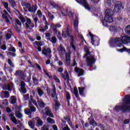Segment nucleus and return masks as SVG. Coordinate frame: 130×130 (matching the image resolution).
<instances>
[{
	"label": "nucleus",
	"mask_w": 130,
	"mask_h": 130,
	"mask_svg": "<svg viewBox=\"0 0 130 130\" xmlns=\"http://www.w3.org/2000/svg\"><path fill=\"white\" fill-rule=\"evenodd\" d=\"M9 51H11V52H12L13 53H15L16 51V49L14 47H13L12 48H9Z\"/></svg>",
	"instance_id": "60"
},
{
	"label": "nucleus",
	"mask_w": 130,
	"mask_h": 130,
	"mask_svg": "<svg viewBox=\"0 0 130 130\" xmlns=\"http://www.w3.org/2000/svg\"><path fill=\"white\" fill-rule=\"evenodd\" d=\"M61 104L57 100H55V110H58L59 109Z\"/></svg>",
	"instance_id": "24"
},
{
	"label": "nucleus",
	"mask_w": 130,
	"mask_h": 130,
	"mask_svg": "<svg viewBox=\"0 0 130 130\" xmlns=\"http://www.w3.org/2000/svg\"><path fill=\"white\" fill-rule=\"evenodd\" d=\"M48 17H49V19L51 21H53V19H54V16L53 14H52L51 13L48 12Z\"/></svg>",
	"instance_id": "35"
},
{
	"label": "nucleus",
	"mask_w": 130,
	"mask_h": 130,
	"mask_svg": "<svg viewBox=\"0 0 130 130\" xmlns=\"http://www.w3.org/2000/svg\"><path fill=\"white\" fill-rule=\"evenodd\" d=\"M50 4L51 6L54 8V9H59V8L58 4H57L56 3L54 2L53 1H51Z\"/></svg>",
	"instance_id": "26"
},
{
	"label": "nucleus",
	"mask_w": 130,
	"mask_h": 130,
	"mask_svg": "<svg viewBox=\"0 0 130 130\" xmlns=\"http://www.w3.org/2000/svg\"><path fill=\"white\" fill-rule=\"evenodd\" d=\"M48 40L50 41L52 44H56L57 41V39L56 38V37L53 36L51 38V39L50 38H49Z\"/></svg>",
	"instance_id": "25"
},
{
	"label": "nucleus",
	"mask_w": 130,
	"mask_h": 130,
	"mask_svg": "<svg viewBox=\"0 0 130 130\" xmlns=\"http://www.w3.org/2000/svg\"><path fill=\"white\" fill-rule=\"evenodd\" d=\"M15 113L12 112L10 114V117H11L10 118L11 120L15 124H17V120L16 118V117H15Z\"/></svg>",
	"instance_id": "15"
},
{
	"label": "nucleus",
	"mask_w": 130,
	"mask_h": 130,
	"mask_svg": "<svg viewBox=\"0 0 130 130\" xmlns=\"http://www.w3.org/2000/svg\"><path fill=\"white\" fill-rule=\"evenodd\" d=\"M37 103L39 104V106H40V107L42 109H43L45 106V104L42 100L38 101Z\"/></svg>",
	"instance_id": "23"
},
{
	"label": "nucleus",
	"mask_w": 130,
	"mask_h": 130,
	"mask_svg": "<svg viewBox=\"0 0 130 130\" xmlns=\"http://www.w3.org/2000/svg\"><path fill=\"white\" fill-rule=\"evenodd\" d=\"M63 119L66 120L67 121L68 124L71 126L72 125V121L71 120L70 118H69V117H66V116H64L63 117Z\"/></svg>",
	"instance_id": "32"
},
{
	"label": "nucleus",
	"mask_w": 130,
	"mask_h": 130,
	"mask_svg": "<svg viewBox=\"0 0 130 130\" xmlns=\"http://www.w3.org/2000/svg\"><path fill=\"white\" fill-rule=\"evenodd\" d=\"M34 20L35 21V27H37L38 21V17H35L34 19Z\"/></svg>",
	"instance_id": "52"
},
{
	"label": "nucleus",
	"mask_w": 130,
	"mask_h": 130,
	"mask_svg": "<svg viewBox=\"0 0 130 130\" xmlns=\"http://www.w3.org/2000/svg\"><path fill=\"white\" fill-rule=\"evenodd\" d=\"M74 93L76 96V98L77 99H78L79 98V94H78V89L77 88H75L74 90Z\"/></svg>",
	"instance_id": "41"
},
{
	"label": "nucleus",
	"mask_w": 130,
	"mask_h": 130,
	"mask_svg": "<svg viewBox=\"0 0 130 130\" xmlns=\"http://www.w3.org/2000/svg\"><path fill=\"white\" fill-rule=\"evenodd\" d=\"M64 74L66 75V76ZM64 74H63V73H61L60 75L64 80H67L68 83L69 84L70 79L68 72L67 71H66L64 72Z\"/></svg>",
	"instance_id": "11"
},
{
	"label": "nucleus",
	"mask_w": 130,
	"mask_h": 130,
	"mask_svg": "<svg viewBox=\"0 0 130 130\" xmlns=\"http://www.w3.org/2000/svg\"><path fill=\"white\" fill-rule=\"evenodd\" d=\"M78 89L79 91V94L80 95H83L84 93V90L85 89V87H79Z\"/></svg>",
	"instance_id": "33"
},
{
	"label": "nucleus",
	"mask_w": 130,
	"mask_h": 130,
	"mask_svg": "<svg viewBox=\"0 0 130 130\" xmlns=\"http://www.w3.org/2000/svg\"><path fill=\"white\" fill-rule=\"evenodd\" d=\"M45 111L47 116L50 117L52 118H54V116L52 112V110L49 107H46L45 108Z\"/></svg>",
	"instance_id": "10"
},
{
	"label": "nucleus",
	"mask_w": 130,
	"mask_h": 130,
	"mask_svg": "<svg viewBox=\"0 0 130 130\" xmlns=\"http://www.w3.org/2000/svg\"><path fill=\"white\" fill-rule=\"evenodd\" d=\"M35 44L38 46V47H41L44 45V42L43 41L40 42V41H36L35 42Z\"/></svg>",
	"instance_id": "31"
},
{
	"label": "nucleus",
	"mask_w": 130,
	"mask_h": 130,
	"mask_svg": "<svg viewBox=\"0 0 130 130\" xmlns=\"http://www.w3.org/2000/svg\"><path fill=\"white\" fill-rule=\"evenodd\" d=\"M107 4L109 6H112V0H107Z\"/></svg>",
	"instance_id": "62"
},
{
	"label": "nucleus",
	"mask_w": 130,
	"mask_h": 130,
	"mask_svg": "<svg viewBox=\"0 0 130 130\" xmlns=\"http://www.w3.org/2000/svg\"><path fill=\"white\" fill-rule=\"evenodd\" d=\"M9 3L11 5L12 8H17V1L15 0H8Z\"/></svg>",
	"instance_id": "18"
},
{
	"label": "nucleus",
	"mask_w": 130,
	"mask_h": 130,
	"mask_svg": "<svg viewBox=\"0 0 130 130\" xmlns=\"http://www.w3.org/2000/svg\"><path fill=\"white\" fill-rule=\"evenodd\" d=\"M42 130H49V128L47 126H46L45 125H44L43 126V127H42Z\"/></svg>",
	"instance_id": "63"
},
{
	"label": "nucleus",
	"mask_w": 130,
	"mask_h": 130,
	"mask_svg": "<svg viewBox=\"0 0 130 130\" xmlns=\"http://www.w3.org/2000/svg\"><path fill=\"white\" fill-rule=\"evenodd\" d=\"M98 126L101 129V130H104L105 127L104 125L101 123L99 124Z\"/></svg>",
	"instance_id": "58"
},
{
	"label": "nucleus",
	"mask_w": 130,
	"mask_h": 130,
	"mask_svg": "<svg viewBox=\"0 0 130 130\" xmlns=\"http://www.w3.org/2000/svg\"><path fill=\"white\" fill-rule=\"evenodd\" d=\"M89 35L91 37V41L92 45L94 46H98L100 45V39L92 34H91V31L89 32Z\"/></svg>",
	"instance_id": "6"
},
{
	"label": "nucleus",
	"mask_w": 130,
	"mask_h": 130,
	"mask_svg": "<svg viewBox=\"0 0 130 130\" xmlns=\"http://www.w3.org/2000/svg\"><path fill=\"white\" fill-rule=\"evenodd\" d=\"M32 80L33 81L34 84L36 86H38L39 85V80H38V79H37L36 77H32Z\"/></svg>",
	"instance_id": "29"
},
{
	"label": "nucleus",
	"mask_w": 130,
	"mask_h": 130,
	"mask_svg": "<svg viewBox=\"0 0 130 130\" xmlns=\"http://www.w3.org/2000/svg\"><path fill=\"white\" fill-rule=\"evenodd\" d=\"M37 14L38 16H39V18H42L43 14L40 10H38Z\"/></svg>",
	"instance_id": "47"
},
{
	"label": "nucleus",
	"mask_w": 130,
	"mask_h": 130,
	"mask_svg": "<svg viewBox=\"0 0 130 130\" xmlns=\"http://www.w3.org/2000/svg\"><path fill=\"white\" fill-rule=\"evenodd\" d=\"M4 94L5 96V98L8 99L10 96L9 92L7 91H4Z\"/></svg>",
	"instance_id": "42"
},
{
	"label": "nucleus",
	"mask_w": 130,
	"mask_h": 130,
	"mask_svg": "<svg viewBox=\"0 0 130 130\" xmlns=\"http://www.w3.org/2000/svg\"><path fill=\"white\" fill-rule=\"evenodd\" d=\"M90 124L92 126H98V123L94 119H91L89 122Z\"/></svg>",
	"instance_id": "36"
},
{
	"label": "nucleus",
	"mask_w": 130,
	"mask_h": 130,
	"mask_svg": "<svg viewBox=\"0 0 130 130\" xmlns=\"http://www.w3.org/2000/svg\"><path fill=\"white\" fill-rule=\"evenodd\" d=\"M25 85H26V84L23 81H21L20 89H21V93H22V94H25L27 92L26 89L25 88Z\"/></svg>",
	"instance_id": "13"
},
{
	"label": "nucleus",
	"mask_w": 130,
	"mask_h": 130,
	"mask_svg": "<svg viewBox=\"0 0 130 130\" xmlns=\"http://www.w3.org/2000/svg\"><path fill=\"white\" fill-rule=\"evenodd\" d=\"M22 7H25L26 9H28L31 7V4L23 2H22Z\"/></svg>",
	"instance_id": "28"
},
{
	"label": "nucleus",
	"mask_w": 130,
	"mask_h": 130,
	"mask_svg": "<svg viewBox=\"0 0 130 130\" xmlns=\"http://www.w3.org/2000/svg\"><path fill=\"white\" fill-rule=\"evenodd\" d=\"M15 116L17 118H19V119H20L21 118H22L23 117V115L21 113H20V112H19V111H15Z\"/></svg>",
	"instance_id": "22"
},
{
	"label": "nucleus",
	"mask_w": 130,
	"mask_h": 130,
	"mask_svg": "<svg viewBox=\"0 0 130 130\" xmlns=\"http://www.w3.org/2000/svg\"><path fill=\"white\" fill-rule=\"evenodd\" d=\"M15 21L16 22V24H17L19 26L21 27V25H22L21 22L18 18H16L15 19Z\"/></svg>",
	"instance_id": "53"
},
{
	"label": "nucleus",
	"mask_w": 130,
	"mask_h": 130,
	"mask_svg": "<svg viewBox=\"0 0 130 130\" xmlns=\"http://www.w3.org/2000/svg\"><path fill=\"white\" fill-rule=\"evenodd\" d=\"M11 98H13L11 100V104H15L17 102V99L15 98V96H12Z\"/></svg>",
	"instance_id": "40"
},
{
	"label": "nucleus",
	"mask_w": 130,
	"mask_h": 130,
	"mask_svg": "<svg viewBox=\"0 0 130 130\" xmlns=\"http://www.w3.org/2000/svg\"><path fill=\"white\" fill-rule=\"evenodd\" d=\"M2 4L3 5L5 9H6L9 12H10V11L8 10L9 9V4L7 2L3 1L2 2Z\"/></svg>",
	"instance_id": "30"
},
{
	"label": "nucleus",
	"mask_w": 130,
	"mask_h": 130,
	"mask_svg": "<svg viewBox=\"0 0 130 130\" xmlns=\"http://www.w3.org/2000/svg\"><path fill=\"white\" fill-rule=\"evenodd\" d=\"M84 51L86 53H85L83 56V58H85L88 56L89 54H90V52L89 51V49L88 48L87 46H84Z\"/></svg>",
	"instance_id": "14"
},
{
	"label": "nucleus",
	"mask_w": 130,
	"mask_h": 130,
	"mask_svg": "<svg viewBox=\"0 0 130 130\" xmlns=\"http://www.w3.org/2000/svg\"><path fill=\"white\" fill-rule=\"evenodd\" d=\"M29 109H30L29 110H30L31 113L36 112L37 109L36 107H31L29 108Z\"/></svg>",
	"instance_id": "55"
},
{
	"label": "nucleus",
	"mask_w": 130,
	"mask_h": 130,
	"mask_svg": "<svg viewBox=\"0 0 130 130\" xmlns=\"http://www.w3.org/2000/svg\"><path fill=\"white\" fill-rule=\"evenodd\" d=\"M88 55H90V58L89 57H86V62H87V66L92 68V65L95 62H96V59H95V55L94 54V52L91 53L90 52V54H88Z\"/></svg>",
	"instance_id": "5"
},
{
	"label": "nucleus",
	"mask_w": 130,
	"mask_h": 130,
	"mask_svg": "<svg viewBox=\"0 0 130 130\" xmlns=\"http://www.w3.org/2000/svg\"><path fill=\"white\" fill-rule=\"evenodd\" d=\"M80 84L85 85V84H84L85 78L81 77L80 78Z\"/></svg>",
	"instance_id": "57"
},
{
	"label": "nucleus",
	"mask_w": 130,
	"mask_h": 130,
	"mask_svg": "<svg viewBox=\"0 0 130 130\" xmlns=\"http://www.w3.org/2000/svg\"><path fill=\"white\" fill-rule=\"evenodd\" d=\"M75 71L76 73H78L79 72L78 74V77H81L82 76H83L84 75L85 71L82 69H80V68H78L77 67H75Z\"/></svg>",
	"instance_id": "12"
},
{
	"label": "nucleus",
	"mask_w": 130,
	"mask_h": 130,
	"mask_svg": "<svg viewBox=\"0 0 130 130\" xmlns=\"http://www.w3.org/2000/svg\"><path fill=\"white\" fill-rule=\"evenodd\" d=\"M19 19H20L21 22L22 23V24H24V23H25L26 19L23 16L19 17Z\"/></svg>",
	"instance_id": "44"
},
{
	"label": "nucleus",
	"mask_w": 130,
	"mask_h": 130,
	"mask_svg": "<svg viewBox=\"0 0 130 130\" xmlns=\"http://www.w3.org/2000/svg\"><path fill=\"white\" fill-rule=\"evenodd\" d=\"M68 37L70 38V41H71V42L74 43V40H75V38H74V36L70 35Z\"/></svg>",
	"instance_id": "59"
},
{
	"label": "nucleus",
	"mask_w": 130,
	"mask_h": 130,
	"mask_svg": "<svg viewBox=\"0 0 130 130\" xmlns=\"http://www.w3.org/2000/svg\"><path fill=\"white\" fill-rule=\"evenodd\" d=\"M65 33H66V34H65ZM65 33H64V31L63 30H62V34H61V36H62L63 37V38H64V39H67L68 36H71V30L70 29V26H69V25H68V26H67Z\"/></svg>",
	"instance_id": "7"
},
{
	"label": "nucleus",
	"mask_w": 130,
	"mask_h": 130,
	"mask_svg": "<svg viewBox=\"0 0 130 130\" xmlns=\"http://www.w3.org/2000/svg\"><path fill=\"white\" fill-rule=\"evenodd\" d=\"M125 32L128 36H130V25H127L124 29Z\"/></svg>",
	"instance_id": "27"
},
{
	"label": "nucleus",
	"mask_w": 130,
	"mask_h": 130,
	"mask_svg": "<svg viewBox=\"0 0 130 130\" xmlns=\"http://www.w3.org/2000/svg\"><path fill=\"white\" fill-rule=\"evenodd\" d=\"M8 55H11V56H13V57L16 56V53L12 52H9Z\"/></svg>",
	"instance_id": "61"
},
{
	"label": "nucleus",
	"mask_w": 130,
	"mask_h": 130,
	"mask_svg": "<svg viewBox=\"0 0 130 130\" xmlns=\"http://www.w3.org/2000/svg\"><path fill=\"white\" fill-rule=\"evenodd\" d=\"M32 24V21H31V19L27 17L26 18V23H25V27L27 29H29V30H32V29L29 28V24Z\"/></svg>",
	"instance_id": "17"
},
{
	"label": "nucleus",
	"mask_w": 130,
	"mask_h": 130,
	"mask_svg": "<svg viewBox=\"0 0 130 130\" xmlns=\"http://www.w3.org/2000/svg\"><path fill=\"white\" fill-rule=\"evenodd\" d=\"M59 49L62 53L66 52V48H64V47H63V46H62L61 44H60Z\"/></svg>",
	"instance_id": "37"
},
{
	"label": "nucleus",
	"mask_w": 130,
	"mask_h": 130,
	"mask_svg": "<svg viewBox=\"0 0 130 130\" xmlns=\"http://www.w3.org/2000/svg\"><path fill=\"white\" fill-rule=\"evenodd\" d=\"M122 8V4L121 2L118 1L114 6L113 10L108 9L105 12V21L110 24L113 22V16L114 13H117L121 11Z\"/></svg>",
	"instance_id": "1"
},
{
	"label": "nucleus",
	"mask_w": 130,
	"mask_h": 130,
	"mask_svg": "<svg viewBox=\"0 0 130 130\" xmlns=\"http://www.w3.org/2000/svg\"><path fill=\"white\" fill-rule=\"evenodd\" d=\"M66 64L68 66H70L71 64V55L69 53H67L66 55Z\"/></svg>",
	"instance_id": "19"
},
{
	"label": "nucleus",
	"mask_w": 130,
	"mask_h": 130,
	"mask_svg": "<svg viewBox=\"0 0 130 130\" xmlns=\"http://www.w3.org/2000/svg\"><path fill=\"white\" fill-rule=\"evenodd\" d=\"M38 6L37 5H32L31 6H30V7H29L27 10H25V8H24V10L25 11V12H27L28 11L30 13H32V14H35L37 9H38Z\"/></svg>",
	"instance_id": "8"
},
{
	"label": "nucleus",
	"mask_w": 130,
	"mask_h": 130,
	"mask_svg": "<svg viewBox=\"0 0 130 130\" xmlns=\"http://www.w3.org/2000/svg\"><path fill=\"white\" fill-rule=\"evenodd\" d=\"M37 124H39V126H41L43 124L42 120L40 118L37 119Z\"/></svg>",
	"instance_id": "45"
},
{
	"label": "nucleus",
	"mask_w": 130,
	"mask_h": 130,
	"mask_svg": "<svg viewBox=\"0 0 130 130\" xmlns=\"http://www.w3.org/2000/svg\"><path fill=\"white\" fill-rule=\"evenodd\" d=\"M123 102L125 104L121 106H115L114 110L116 112H119L120 110H121L123 113H125L126 112H130V106H127V105H130V96H125L123 99Z\"/></svg>",
	"instance_id": "3"
},
{
	"label": "nucleus",
	"mask_w": 130,
	"mask_h": 130,
	"mask_svg": "<svg viewBox=\"0 0 130 130\" xmlns=\"http://www.w3.org/2000/svg\"><path fill=\"white\" fill-rule=\"evenodd\" d=\"M130 43V37L128 36H123L121 38H111L109 41L110 46L112 47H120L123 44H127Z\"/></svg>",
	"instance_id": "2"
},
{
	"label": "nucleus",
	"mask_w": 130,
	"mask_h": 130,
	"mask_svg": "<svg viewBox=\"0 0 130 130\" xmlns=\"http://www.w3.org/2000/svg\"><path fill=\"white\" fill-rule=\"evenodd\" d=\"M15 73L17 76H20L22 75L23 72L21 70H17L16 71Z\"/></svg>",
	"instance_id": "49"
},
{
	"label": "nucleus",
	"mask_w": 130,
	"mask_h": 130,
	"mask_svg": "<svg viewBox=\"0 0 130 130\" xmlns=\"http://www.w3.org/2000/svg\"><path fill=\"white\" fill-rule=\"evenodd\" d=\"M78 18L76 17L74 23V29L76 32H78Z\"/></svg>",
	"instance_id": "20"
},
{
	"label": "nucleus",
	"mask_w": 130,
	"mask_h": 130,
	"mask_svg": "<svg viewBox=\"0 0 130 130\" xmlns=\"http://www.w3.org/2000/svg\"><path fill=\"white\" fill-rule=\"evenodd\" d=\"M3 89L5 90H9V91H12V89L10 88V84H4L3 86Z\"/></svg>",
	"instance_id": "21"
},
{
	"label": "nucleus",
	"mask_w": 130,
	"mask_h": 130,
	"mask_svg": "<svg viewBox=\"0 0 130 130\" xmlns=\"http://www.w3.org/2000/svg\"><path fill=\"white\" fill-rule=\"evenodd\" d=\"M37 92L38 94H39V96L40 97H41L44 94V92L41 88L38 89Z\"/></svg>",
	"instance_id": "39"
},
{
	"label": "nucleus",
	"mask_w": 130,
	"mask_h": 130,
	"mask_svg": "<svg viewBox=\"0 0 130 130\" xmlns=\"http://www.w3.org/2000/svg\"><path fill=\"white\" fill-rule=\"evenodd\" d=\"M34 66H36V68H37V69H38V70H40V71H41L42 68H41L40 65H39V64H38V63H35L34 64Z\"/></svg>",
	"instance_id": "54"
},
{
	"label": "nucleus",
	"mask_w": 130,
	"mask_h": 130,
	"mask_svg": "<svg viewBox=\"0 0 130 130\" xmlns=\"http://www.w3.org/2000/svg\"><path fill=\"white\" fill-rule=\"evenodd\" d=\"M61 27V24L59 23H57L55 24L54 23H52L50 24V28L52 30H53V32L55 33V35L57 36V38L59 40H62V38L61 37V33L59 30H57V28H60Z\"/></svg>",
	"instance_id": "4"
},
{
	"label": "nucleus",
	"mask_w": 130,
	"mask_h": 130,
	"mask_svg": "<svg viewBox=\"0 0 130 130\" xmlns=\"http://www.w3.org/2000/svg\"><path fill=\"white\" fill-rule=\"evenodd\" d=\"M47 120L50 124H54L55 123L54 119L50 117L47 118Z\"/></svg>",
	"instance_id": "34"
},
{
	"label": "nucleus",
	"mask_w": 130,
	"mask_h": 130,
	"mask_svg": "<svg viewBox=\"0 0 130 130\" xmlns=\"http://www.w3.org/2000/svg\"><path fill=\"white\" fill-rule=\"evenodd\" d=\"M24 113L27 115H32V112H31V111L29 108H27L26 110H25Z\"/></svg>",
	"instance_id": "38"
},
{
	"label": "nucleus",
	"mask_w": 130,
	"mask_h": 130,
	"mask_svg": "<svg viewBox=\"0 0 130 130\" xmlns=\"http://www.w3.org/2000/svg\"><path fill=\"white\" fill-rule=\"evenodd\" d=\"M42 53L43 55H45V56H46L47 54H51L52 53L51 48H47V47L46 46L43 47Z\"/></svg>",
	"instance_id": "9"
},
{
	"label": "nucleus",
	"mask_w": 130,
	"mask_h": 130,
	"mask_svg": "<svg viewBox=\"0 0 130 130\" xmlns=\"http://www.w3.org/2000/svg\"><path fill=\"white\" fill-rule=\"evenodd\" d=\"M53 79L55 80V81H56V82L58 83H59L60 82V80L59 79V78H58L57 77V76H55V75H54V76H53Z\"/></svg>",
	"instance_id": "56"
},
{
	"label": "nucleus",
	"mask_w": 130,
	"mask_h": 130,
	"mask_svg": "<svg viewBox=\"0 0 130 130\" xmlns=\"http://www.w3.org/2000/svg\"><path fill=\"white\" fill-rule=\"evenodd\" d=\"M30 101H31L32 103L35 105V106L38 107V105L36 100H34L33 98H31Z\"/></svg>",
	"instance_id": "51"
},
{
	"label": "nucleus",
	"mask_w": 130,
	"mask_h": 130,
	"mask_svg": "<svg viewBox=\"0 0 130 130\" xmlns=\"http://www.w3.org/2000/svg\"><path fill=\"white\" fill-rule=\"evenodd\" d=\"M129 119H125L123 122V123L125 124H128L129 123Z\"/></svg>",
	"instance_id": "64"
},
{
	"label": "nucleus",
	"mask_w": 130,
	"mask_h": 130,
	"mask_svg": "<svg viewBox=\"0 0 130 130\" xmlns=\"http://www.w3.org/2000/svg\"><path fill=\"white\" fill-rule=\"evenodd\" d=\"M28 125L31 127V129H34L35 125L32 121H28Z\"/></svg>",
	"instance_id": "48"
},
{
	"label": "nucleus",
	"mask_w": 130,
	"mask_h": 130,
	"mask_svg": "<svg viewBox=\"0 0 130 130\" xmlns=\"http://www.w3.org/2000/svg\"><path fill=\"white\" fill-rule=\"evenodd\" d=\"M17 128L20 130H23L24 128V126H23V124L21 122H20L19 124L17 126Z\"/></svg>",
	"instance_id": "43"
},
{
	"label": "nucleus",
	"mask_w": 130,
	"mask_h": 130,
	"mask_svg": "<svg viewBox=\"0 0 130 130\" xmlns=\"http://www.w3.org/2000/svg\"><path fill=\"white\" fill-rule=\"evenodd\" d=\"M66 101L68 107H70V100H71V94L68 91H66Z\"/></svg>",
	"instance_id": "16"
},
{
	"label": "nucleus",
	"mask_w": 130,
	"mask_h": 130,
	"mask_svg": "<svg viewBox=\"0 0 130 130\" xmlns=\"http://www.w3.org/2000/svg\"><path fill=\"white\" fill-rule=\"evenodd\" d=\"M8 64H9V65L12 68L15 67V64H14V63H13L11 59H8Z\"/></svg>",
	"instance_id": "46"
},
{
	"label": "nucleus",
	"mask_w": 130,
	"mask_h": 130,
	"mask_svg": "<svg viewBox=\"0 0 130 130\" xmlns=\"http://www.w3.org/2000/svg\"><path fill=\"white\" fill-rule=\"evenodd\" d=\"M52 87L53 88V93L54 94H56V87H55V85L53 84L52 85Z\"/></svg>",
	"instance_id": "50"
}]
</instances>
